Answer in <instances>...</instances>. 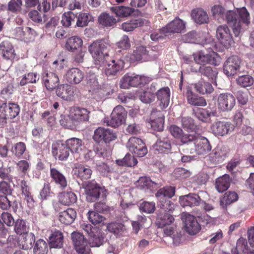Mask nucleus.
Returning <instances> with one entry per match:
<instances>
[{
    "label": "nucleus",
    "mask_w": 254,
    "mask_h": 254,
    "mask_svg": "<svg viewBox=\"0 0 254 254\" xmlns=\"http://www.w3.org/2000/svg\"><path fill=\"white\" fill-rule=\"evenodd\" d=\"M117 136L112 130L102 127H99L95 130L93 138L97 142L103 141L105 143L115 140Z\"/></svg>",
    "instance_id": "16"
},
{
    "label": "nucleus",
    "mask_w": 254,
    "mask_h": 254,
    "mask_svg": "<svg viewBox=\"0 0 254 254\" xmlns=\"http://www.w3.org/2000/svg\"><path fill=\"white\" fill-rule=\"evenodd\" d=\"M48 251V245L45 241L40 239L35 242L33 248L34 254H47Z\"/></svg>",
    "instance_id": "52"
},
{
    "label": "nucleus",
    "mask_w": 254,
    "mask_h": 254,
    "mask_svg": "<svg viewBox=\"0 0 254 254\" xmlns=\"http://www.w3.org/2000/svg\"><path fill=\"white\" fill-rule=\"evenodd\" d=\"M170 131L175 138L179 139L183 144H189L190 140L193 138V133H185L181 128L175 125L170 127Z\"/></svg>",
    "instance_id": "26"
},
{
    "label": "nucleus",
    "mask_w": 254,
    "mask_h": 254,
    "mask_svg": "<svg viewBox=\"0 0 254 254\" xmlns=\"http://www.w3.org/2000/svg\"><path fill=\"white\" fill-rule=\"evenodd\" d=\"M175 188L173 187H166L160 189L156 193L159 203L169 200L175 194Z\"/></svg>",
    "instance_id": "35"
},
{
    "label": "nucleus",
    "mask_w": 254,
    "mask_h": 254,
    "mask_svg": "<svg viewBox=\"0 0 254 254\" xmlns=\"http://www.w3.org/2000/svg\"><path fill=\"white\" fill-rule=\"evenodd\" d=\"M39 79V75L36 73L30 72L25 75L20 81V85L24 86L27 83H36Z\"/></svg>",
    "instance_id": "59"
},
{
    "label": "nucleus",
    "mask_w": 254,
    "mask_h": 254,
    "mask_svg": "<svg viewBox=\"0 0 254 254\" xmlns=\"http://www.w3.org/2000/svg\"><path fill=\"white\" fill-rule=\"evenodd\" d=\"M226 20L232 27L235 36L238 37L250 24L251 17L247 9L242 7L236 11H227Z\"/></svg>",
    "instance_id": "1"
},
{
    "label": "nucleus",
    "mask_w": 254,
    "mask_h": 254,
    "mask_svg": "<svg viewBox=\"0 0 254 254\" xmlns=\"http://www.w3.org/2000/svg\"><path fill=\"white\" fill-rule=\"evenodd\" d=\"M107 228L108 231L119 237L123 235L126 231L125 225L120 223H111L107 225Z\"/></svg>",
    "instance_id": "48"
},
{
    "label": "nucleus",
    "mask_w": 254,
    "mask_h": 254,
    "mask_svg": "<svg viewBox=\"0 0 254 254\" xmlns=\"http://www.w3.org/2000/svg\"><path fill=\"white\" fill-rule=\"evenodd\" d=\"M76 16L72 12H64L62 15L61 23L64 27H68L74 23Z\"/></svg>",
    "instance_id": "57"
},
{
    "label": "nucleus",
    "mask_w": 254,
    "mask_h": 254,
    "mask_svg": "<svg viewBox=\"0 0 254 254\" xmlns=\"http://www.w3.org/2000/svg\"><path fill=\"white\" fill-rule=\"evenodd\" d=\"M126 115L127 112L123 107L118 105L113 110L110 119L105 118L104 122L109 126L116 127L125 123Z\"/></svg>",
    "instance_id": "4"
},
{
    "label": "nucleus",
    "mask_w": 254,
    "mask_h": 254,
    "mask_svg": "<svg viewBox=\"0 0 254 254\" xmlns=\"http://www.w3.org/2000/svg\"><path fill=\"white\" fill-rule=\"evenodd\" d=\"M116 161L119 166L127 167L134 166L137 163V159L128 153L127 154L123 159H118Z\"/></svg>",
    "instance_id": "54"
},
{
    "label": "nucleus",
    "mask_w": 254,
    "mask_h": 254,
    "mask_svg": "<svg viewBox=\"0 0 254 254\" xmlns=\"http://www.w3.org/2000/svg\"><path fill=\"white\" fill-rule=\"evenodd\" d=\"M57 96L66 101H72L75 95L76 89L70 85L64 84L58 86L56 89Z\"/></svg>",
    "instance_id": "23"
},
{
    "label": "nucleus",
    "mask_w": 254,
    "mask_h": 254,
    "mask_svg": "<svg viewBox=\"0 0 254 254\" xmlns=\"http://www.w3.org/2000/svg\"><path fill=\"white\" fill-rule=\"evenodd\" d=\"M176 228L174 226H167L164 229V234L167 236H170L174 243H179L180 241V235L176 231Z\"/></svg>",
    "instance_id": "56"
},
{
    "label": "nucleus",
    "mask_w": 254,
    "mask_h": 254,
    "mask_svg": "<svg viewBox=\"0 0 254 254\" xmlns=\"http://www.w3.org/2000/svg\"><path fill=\"white\" fill-rule=\"evenodd\" d=\"M26 150V145L24 143L19 142L14 144L11 148V152L16 157H20Z\"/></svg>",
    "instance_id": "63"
},
{
    "label": "nucleus",
    "mask_w": 254,
    "mask_h": 254,
    "mask_svg": "<svg viewBox=\"0 0 254 254\" xmlns=\"http://www.w3.org/2000/svg\"><path fill=\"white\" fill-rule=\"evenodd\" d=\"M125 61L123 59L113 60L110 62H105L104 64H99L105 67V72L107 75H115L124 67Z\"/></svg>",
    "instance_id": "21"
},
{
    "label": "nucleus",
    "mask_w": 254,
    "mask_h": 254,
    "mask_svg": "<svg viewBox=\"0 0 254 254\" xmlns=\"http://www.w3.org/2000/svg\"><path fill=\"white\" fill-rule=\"evenodd\" d=\"M19 106L15 103L5 101L0 103V118L2 119H13L19 114Z\"/></svg>",
    "instance_id": "7"
},
{
    "label": "nucleus",
    "mask_w": 254,
    "mask_h": 254,
    "mask_svg": "<svg viewBox=\"0 0 254 254\" xmlns=\"http://www.w3.org/2000/svg\"><path fill=\"white\" fill-rule=\"evenodd\" d=\"M70 149L67 145L61 141H57L52 144V152L54 156H57L60 160H66L69 155Z\"/></svg>",
    "instance_id": "24"
},
{
    "label": "nucleus",
    "mask_w": 254,
    "mask_h": 254,
    "mask_svg": "<svg viewBox=\"0 0 254 254\" xmlns=\"http://www.w3.org/2000/svg\"><path fill=\"white\" fill-rule=\"evenodd\" d=\"M230 182L231 180L229 175L225 174L216 179L215 188L218 192H222L229 188Z\"/></svg>",
    "instance_id": "41"
},
{
    "label": "nucleus",
    "mask_w": 254,
    "mask_h": 254,
    "mask_svg": "<svg viewBox=\"0 0 254 254\" xmlns=\"http://www.w3.org/2000/svg\"><path fill=\"white\" fill-rule=\"evenodd\" d=\"M90 112L85 108L73 107L70 110V117L76 126L89 120Z\"/></svg>",
    "instance_id": "20"
},
{
    "label": "nucleus",
    "mask_w": 254,
    "mask_h": 254,
    "mask_svg": "<svg viewBox=\"0 0 254 254\" xmlns=\"http://www.w3.org/2000/svg\"><path fill=\"white\" fill-rule=\"evenodd\" d=\"M76 200L75 194L71 191L63 193L60 197L61 203L65 205H69L73 203Z\"/></svg>",
    "instance_id": "55"
},
{
    "label": "nucleus",
    "mask_w": 254,
    "mask_h": 254,
    "mask_svg": "<svg viewBox=\"0 0 254 254\" xmlns=\"http://www.w3.org/2000/svg\"><path fill=\"white\" fill-rule=\"evenodd\" d=\"M76 25L78 27H83L86 26L89 22L91 21L93 19V17L88 13H81L78 16H76Z\"/></svg>",
    "instance_id": "53"
},
{
    "label": "nucleus",
    "mask_w": 254,
    "mask_h": 254,
    "mask_svg": "<svg viewBox=\"0 0 254 254\" xmlns=\"http://www.w3.org/2000/svg\"><path fill=\"white\" fill-rule=\"evenodd\" d=\"M234 129V126L228 122L217 121L211 126L212 132L215 136H223L231 133Z\"/></svg>",
    "instance_id": "11"
},
{
    "label": "nucleus",
    "mask_w": 254,
    "mask_h": 254,
    "mask_svg": "<svg viewBox=\"0 0 254 254\" xmlns=\"http://www.w3.org/2000/svg\"><path fill=\"white\" fill-rule=\"evenodd\" d=\"M211 11L215 18L220 21L221 20H224V18H226L227 11L221 5H215L213 6L211 8Z\"/></svg>",
    "instance_id": "58"
},
{
    "label": "nucleus",
    "mask_w": 254,
    "mask_h": 254,
    "mask_svg": "<svg viewBox=\"0 0 254 254\" xmlns=\"http://www.w3.org/2000/svg\"><path fill=\"white\" fill-rule=\"evenodd\" d=\"M235 98L231 93H222L218 96V107L221 111L228 112L231 111L235 106Z\"/></svg>",
    "instance_id": "12"
},
{
    "label": "nucleus",
    "mask_w": 254,
    "mask_h": 254,
    "mask_svg": "<svg viewBox=\"0 0 254 254\" xmlns=\"http://www.w3.org/2000/svg\"><path fill=\"white\" fill-rule=\"evenodd\" d=\"M63 235L62 233L55 230L52 231L49 237L51 247L54 248H61L63 245Z\"/></svg>",
    "instance_id": "38"
},
{
    "label": "nucleus",
    "mask_w": 254,
    "mask_h": 254,
    "mask_svg": "<svg viewBox=\"0 0 254 254\" xmlns=\"http://www.w3.org/2000/svg\"><path fill=\"white\" fill-rule=\"evenodd\" d=\"M194 87L197 92L202 94L210 93L213 90V88L210 83L202 80L195 83Z\"/></svg>",
    "instance_id": "51"
},
{
    "label": "nucleus",
    "mask_w": 254,
    "mask_h": 254,
    "mask_svg": "<svg viewBox=\"0 0 254 254\" xmlns=\"http://www.w3.org/2000/svg\"><path fill=\"white\" fill-rule=\"evenodd\" d=\"M12 37L18 40L28 42L36 36V32L29 27H18L11 31Z\"/></svg>",
    "instance_id": "8"
},
{
    "label": "nucleus",
    "mask_w": 254,
    "mask_h": 254,
    "mask_svg": "<svg viewBox=\"0 0 254 254\" xmlns=\"http://www.w3.org/2000/svg\"><path fill=\"white\" fill-rule=\"evenodd\" d=\"M98 21L100 24L106 27L113 26L117 22V20L114 16L106 12L100 14L98 17Z\"/></svg>",
    "instance_id": "49"
},
{
    "label": "nucleus",
    "mask_w": 254,
    "mask_h": 254,
    "mask_svg": "<svg viewBox=\"0 0 254 254\" xmlns=\"http://www.w3.org/2000/svg\"><path fill=\"white\" fill-rule=\"evenodd\" d=\"M191 18L197 24H201L208 22L207 12L202 8H195L191 11Z\"/></svg>",
    "instance_id": "37"
},
{
    "label": "nucleus",
    "mask_w": 254,
    "mask_h": 254,
    "mask_svg": "<svg viewBox=\"0 0 254 254\" xmlns=\"http://www.w3.org/2000/svg\"><path fill=\"white\" fill-rule=\"evenodd\" d=\"M71 238L75 250L79 254H91L90 246L82 234L73 232L71 234Z\"/></svg>",
    "instance_id": "10"
},
{
    "label": "nucleus",
    "mask_w": 254,
    "mask_h": 254,
    "mask_svg": "<svg viewBox=\"0 0 254 254\" xmlns=\"http://www.w3.org/2000/svg\"><path fill=\"white\" fill-rule=\"evenodd\" d=\"M164 115L162 112L153 110L151 114L149 123L155 130L161 131L164 127Z\"/></svg>",
    "instance_id": "25"
},
{
    "label": "nucleus",
    "mask_w": 254,
    "mask_h": 254,
    "mask_svg": "<svg viewBox=\"0 0 254 254\" xmlns=\"http://www.w3.org/2000/svg\"><path fill=\"white\" fill-rule=\"evenodd\" d=\"M87 215L89 220L94 225L104 222L105 220L104 217L94 211H89Z\"/></svg>",
    "instance_id": "61"
},
{
    "label": "nucleus",
    "mask_w": 254,
    "mask_h": 254,
    "mask_svg": "<svg viewBox=\"0 0 254 254\" xmlns=\"http://www.w3.org/2000/svg\"><path fill=\"white\" fill-rule=\"evenodd\" d=\"M158 54L154 53L153 50L147 51L145 47L143 46H139L134 50L131 56V59L133 61H140L142 59L154 60L157 58Z\"/></svg>",
    "instance_id": "22"
},
{
    "label": "nucleus",
    "mask_w": 254,
    "mask_h": 254,
    "mask_svg": "<svg viewBox=\"0 0 254 254\" xmlns=\"http://www.w3.org/2000/svg\"><path fill=\"white\" fill-rule=\"evenodd\" d=\"M50 176L52 181L54 182L61 190L64 189L67 186V181L65 176L58 169L51 168Z\"/></svg>",
    "instance_id": "30"
},
{
    "label": "nucleus",
    "mask_w": 254,
    "mask_h": 254,
    "mask_svg": "<svg viewBox=\"0 0 254 254\" xmlns=\"http://www.w3.org/2000/svg\"><path fill=\"white\" fill-rule=\"evenodd\" d=\"M237 82L242 87H246L250 86L253 84L254 79L249 75H242L237 78Z\"/></svg>",
    "instance_id": "64"
},
{
    "label": "nucleus",
    "mask_w": 254,
    "mask_h": 254,
    "mask_svg": "<svg viewBox=\"0 0 254 254\" xmlns=\"http://www.w3.org/2000/svg\"><path fill=\"white\" fill-rule=\"evenodd\" d=\"M179 201L180 204L183 207H193L199 205L201 199L197 194L189 193L187 195L181 196Z\"/></svg>",
    "instance_id": "29"
},
{
    "label": "nucleus",
    "mask_w": 254,
    "mask_h": 254,
    "mask_svg": "<svg viewBox=\"0 0 254 254\" xmlns=\"http://www.w3.org/2000/svg\"><path fill=\"white\" fill-rule=\"evenodd\" d=\"M238 196L234 191L226 192L220 200V204L222 208H225L228 205L237 200Z\"/></svg>",
    "instance_id": "44"
},
{
    "label": "nucleus",
    "mask_w": 254,
    "mask_h": 254,
    "mask_svg": "<svg viewBox=\"0 0 254 254\" xmlns=\"http://www.w3.org/2000/svg\"><path fill=\"white\" fill-rule=\"evenodd\" d=\"M156 142L152 147L155 153H168L171 149V141L165 133L157 135Z\"/></svg>",
    "instance_id": "13"
},
{
    "label": "nucleus",
    "mask_w": 254,
    "mask_h": 254,
    "mask_svg": "<svg viewBox=\"0 0 254 254\" xmlns=\"http://www.w3.org/2000/svg\"><path fill=\"white\" fill-rule=\"evenodd\" d=\"M216 37L220 44L226 48L230 47L234 42L230 30L226 25L219 26L217 28Z\"/></svg>",
    "instance_id": "14"
},
{
    "label": "nucleus",
    "mask_w": 254,
    "mask_h": 254,
    "mask_svg": "<svg viewBox=\"0 0 254 254\" xmlns=\"http://www.w3.org/2000/svg\"><path fill=\"white\" fill-rule=\"evenodd\" d=\"M131 81L132 86L135 87L143 85L149 81V78L139 75L131 76Z\"/></svg>",
    "instance_id": "62"
},
{
    "label": "nucleus",
    "mask_w": 254,
    "mask_h": 254,
    "mask_svg": "<svg viewBox=\"0 0 254 254\" xmlns=\"http://www.w3.org/2000/svg\"><path fill=\"white\" fill-rule=\"evenodd\" d=\"M186 22L179 18L176 17L173 20L162 28L163 33L179 34L185 31L186 27Z\"/></svg>",
    "instance_id": "15"
},
{
    "label": "nucleus",
    "mask_w": 254,
    "mask_h": 254,
    "mask_svg": "<svg viewBox=\"0 0 254 254\" xmlns=\"http://www.w3.org/2000/svg\"><path fill=\"white\" fill-rule=\"evenodd\" d=\"M185 96L189 104L195 106H205L206 105L205 100L193 93L190 87H187Z\"/></svg>",
    "instance_id": "27"
},
{
    "label": "nucleus",
    "mask_w": 254,
    "mask_h": 254,
    "mask_svg": "<svg viewBox=\"0 0 254 254\" xmlns=\"http://www.w3.org/2000/svg\"><path fill=\"white\" fill-rule=\"evenodd\" d=\"M138 189L145 191H152L159 187V184L152 181L150 178L147 177H140L136 182Z\"/></svg>",
    "instance_id": "28"
},
{
    "label": "nucleus",
    "mask_w": 254,
    "mask_h": 254,
    "mask_svg": "<svg viewBox=\"0 0 254 254\" xmlns=\"http://www.w3.org/2000/svg\"><path fill=\"white\" fill-rule=\"evenodd\" d=\"M84 77L82 71L77 68H72L68 70L66 74L67 81L72 84L80 83Z\"/></svg>",
    "instance_id": "31"
},
{
    "label": "nucleus",
    "mask_w": 254,
    "mask_h": 254,
    "mask_svg": "<svg viewBox=\"0 0 254 254\" xmlns=\"http://www.w3.org/2000/svg\"><path fill=\"white\" fill-rule=\"evenodd\" d=\"M144 23V21L142 18L133 19L123 23L122 24V28L125 31L129 32L142 26Z\"/></svg>",
    "instance_id": "43"
},
{
    "label": "nucleus",
    "mask_w": 254,
    "mask_h": 254,
    "mask_svg": "<svg viewBox=\"0 0 254 254\" xmlns=\"http://www.w3.org/2000/svg\"><path fill=\"white\" fill-rule=\"evenodd\" d=\"M126 146L129 151L137 157H142L147 153V149L145 143L140 138L136 137H130Z\"/></svg>",
    "instance_id": "5"
},
{
    "label": "nucleus",
    "mask_w": 254,
    "mask_h": 254,
    "mask_svg": "<svg viewBox=\"0 0 254 254\" xmlns=\"http://www.w3.org/2000/svg\"><path fill=\"white\" fill-rule=\"evenodd\" d=\"M193 138L190 140V143L193 142L195 146V151L198 155H204L210 151L211 146L208 140L200 136L196 133L193 134Z\"/></svg>",
    "instance_id": "9"
},
{
    "label": "nucleus",
    "mask_w": 254,
    "mask_h": 254,
    "mask_svg": "<svg viewBox=\"0 0 254 254\" xmlns=\"http://www.w3.org/2000/svg\"><path fill=\"white\" fill-rule=\"evenodd\" d=\"M66 143L72 153H79L82 150L83 144L81 139L77 138H71L66 140Z\"/></svg>",
    "instance_id": "45"
},
{
    "label": "nucleus",
    "mask_w": 254,
    "mask_h": 254,
    "mask_svg": "<svg viewBox=\"0 0 254 254\" xmlns=\"http://www.w3.org/2000/svg\"><path fill=\"white\" fill-rule=\"evenodd\" d=\"M229 149L224 145L217 146L207 156L213 164L222 162L228 156Z\"/></svg>",
    "instance_id": "19"
},
{
    "label": "nucleus",
    "mask_w": 254,
    "mask_h": 254,
    "mask_svg": "<svg viewBox=\"0 0 254 254\" xmlns=\"http://www.w3.org/2000/svg\"><path fill=\"white\" fill-rule=\"evenodd\" d=\"M15 232L19 235H23L28 233L29 226L23 219H17L14 225Z\"/></svg>",
    "instance_id": "50"
},
{
    "label": "nucleus",
    "mask_w": 254,
    "mask_h": 254,
    "mask_svg": "<svg viewBox=\"0 0 254 254\" xmlns=\"http://www.w3.org/2000/svg\"><path fill=\"white\" fill-rule=\"evenodd\" d=\"M43 81L47 89L52 90L59 85V78L56 73L50 72L43 75Z\"/></svg>",
    "instance_id": "33"
},
{
    "label": "nucleus",
    "mask_w": 254,
    "mask_h": 254,
    "mask_svg": "<svg viewBox=\"0 0 254 254\" xmlns=\"http://www.w3.org/2000/svg\"><path fill=\"white\" fill-rule=\"evenodd\" d=\"M76 217V212L72 208H68L66 210L60 212L59 220L65 225L71 224Z\"/></svg>",
    "instance_id": "36"
},
{
    "label": "nucleus",
    "mask_w": 254,
    "mask_h": 254,
    "mask_svg": "<svg viewBox=\"0 0 254 254\" xmlns=\"http://www.w3.org/2000/svg\"><path fill=\"white\" fill-rule=\"evenodd\" d=\"M182 40L185 43L199 44L202 42L200 34L195 31H190L182 36Z\"/></svg>",
    "instance_id": "47"
},
{
    "label": "nucleus",
    "mask_w": 254,
    "mask_h": 254,
    "mask_svg": "<svg viewBox=\"0 0 254 254\" xmlns=\"http://www.w3.org/2000/svg\"><path fill=\"white\" fill-rule=\"evenodd\" d=\"M241 63V60L238 56L229 57L223 64L224 73L228 76L234 75L239 70Z\"/></svg>",
    "instance_id": "17"
},
{
    "label": "nucleus",
    "mask_w": 254,
    "mask_h": 254,
    "mask_svg": "<svg viewBox=\"0 0 254 254\" xmlns=\"http://www.w3.org/2000/svg\"><path fill=\"white\" fill-rule=\"evenodd\" d=\"M82 44V40L80 37L72 36L67 39L65 47L68 51L72 52L81 47Z\"/></svg>",
    "instance_id": "46"
},
{
    "label": "nucleus",
    "mask_w": 254,
    "mask_h": 254,
    "mask_svg": "<svg viewBox=\"0 0 254 254\" xmlns=\"http://www.w3.org/2000/svg\"><path fill=\"white\" fill-rule=\"evenodd\" d=\"M182 125L184 128L191 133H195L196 126L193 120L190 117H183L182 119Z\"/></svg>",
    "instance_id": "60"
},
{
    "label": "nucleus",
    "mask_w": 254,
    "mask_h": 254,
    "mask_svg": "<svg viewBox=\"0 0 254 254\" xmlns=\"http://www.w3.org/2000/svg\"><path fill=\"white\" fill-rule=\"evenodd\" d=\"M110 9L117 16L120 17H128L134 12L133 8L124 6H112L110 7Z\"/></svg>",
    "instance_id": "42"
},
{
    "label": "nucleus",
    "mask_w": 254,
    "mask_h": 254,
    "mask_svg": "<svg viewBox=\"0 0 254 254\" xmlns=\"http://www.w3.org/2000/svg\"><path fill=\"white\" fill-rule=\"evenodd\" d=\"M181 218L184 223L186 231L190 235H194L199 231L200 227L194 216L187 213H183Z\"/></svg>",
    "instance_id": "18"
},
{
    "label": "nucleus",
    "mask_w": 254,
    "mask_h": 254,
    "mask_svg": "<svg viewBox=\"0 0 254 254\" xmlns=\"http://www.w3.org/2000/svg\"><path fill=\"white\" fill-rule=\"evenodd\" d=\"M73 175L82 180H87L91 176L92 171L88 167L78 165L73 169Z\"/></svg>",
    "instance_id": "40"
},
{
    "label": "nucleus",
    "mask_w": 254,
    "mask_h": 254,
    "mask_svg": "<svg viewBox=\"0 0 254 254\" xmlns=\"http://www.w3.org/2000/svg\"><path fill=\"white\" fill-rule=\"evenodd\" d=\"M158 100L160 101V106L162 109L166 108L170 102V91L168 87L160 89L156 92Z\"/></svg>",
    "instance_id": "32"
},
{
    "label": "nucleus",
    "mask_w": 254,
    "mask_h": 254,
    "mask_svg": "<svg viewBox=\"0 0 254 254\" xmlns=\"http://www.w3.org/2000/svg\"><path fill=\"white\" fill-rule=\"evenodd\" d=\"M111 48L110 42L108 39H101L91 44L88 49L95 64L98 65L104 64L108 60V52Z\"/></svg>",
    "instance_id": "2"
},
{
    "label": "nucleus",
    "mask_w": 254,
    "mask_h": 254,
    "mask_svg": "<svg viewBox=\"0 0 254 254\" xmlns=\"http://www.w3.org/2000/svg\"><path fill=\"white\" fill-rule=\"evenodd\" d=\"M0 52L6 59H11L14 57L13 46L8 41H3L0 44Z\"/></svg>",
    "instance_id": "39"
},
{
    "label": "nucleus",
    "mask_w": 254,
    "mask_h": 254,
    "mask_svg": "<svg viewBox=\"0 0 254 254\" xmlns=\"http://www.w3.org/2000/svg\"><path fill=\"white\" fill-rule=\"evenodd\" d=\"M192 56L195 62L202 65L206 64L217 65L220 62V57L217 53L211 48L197 51Z\"/></svg>",
    "instance_id": "3"
},
{
    "label": "nucleus",
    "mask_w": 254,
    "mask_h": 254,
    "mask_svg": "<svg viewBox=\"0 0 254 254\" xmlns=\"http://www.w3.org/2000/svg\"><path fill=\"white\" fill-rule=\"evenodd\" d=\"M35 242V237L32 233H28L22 235L18 241V245L20 248L27 250L31 249L33 244Z\"/></svg>",
    "instance_id": "34"
},
{
    "label": "nucleus",
    "mask_w": 254,
    "mask_h": 254,
    "mask_svg": "<svg viewBox=\"0 0 254 254\" xmlns=\"http://www.w3.org/2000/svg\"><path fill=\"white\" fill-rule=\"evenodd\" d=\"M86 199L88 201L93 202L100 196L103 198L106 197V191L95 181L88 182L85 188Z\"/></svg>",
    "instance_id": "6"
}]
</instances>
